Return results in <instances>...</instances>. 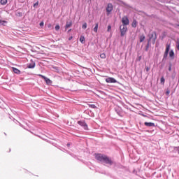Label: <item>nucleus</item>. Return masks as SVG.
<instances>
[{
	"instance_id": "f3484780",
	"label": "nucleus",
	"mask_w": 179,
	"mask_h": 179,
	"mask_svg": "<svg viewBox=\"0 0 179 179\" xmlns=\"http://www.w3.org/2000/svg\"><path fill=\"white\" fill-rule=\"evenodd\" d=\"M69 27H72V21L66 22L65 25V29H69Z\"/></svg>"
},
{
	"instance_id": "20e7f679",
	"label": "nucleus",
	"mask_w": 179,
	"mask_h": 179,
	"mask_svg": "<svg viewBox=\"0 0 179 179\" xmlns=\"http://www.w3.org/2000/svg\"><path fill=\"white\" fill-rule=\"evenodd\" d=\"M119 29L120 31V36L124 37V36L127 34V31H128V27H127V26L120 25Z\"/></svg>"
},
{
	"instance_id": "7ed1b4c3",
	"label": "nucleus",
	"mask_w": 179,
	"mask_h": 179,
	"mask_svg": "<svg viewBox=\"0 0 179 179\" xmlns=\"http://www.w3.org/2000/svg\"><path fill=\"white\" fill-rule=\"evenodd\" d=\"M78 125L80 127H82L85 131H89V126L87 125V123H86V121L85 120H79L77 122Z\"/></svg>"
},
{
	"instance_id": "7c9ffc66",
	"label": "nucleus",
	"mask_w": 179,
	"mask_h": 179,
	"mask_svg": "<svg viewBox=\"0 0 179 179\" xmlns=\"http://www.w3.org/2000/svg\"><path fill=\"white\" fill-rule=\"evenodd\" d=\"M82 27L83 30H86V29H87V23L85 22L84 24H83Z\"/></svg>"
},
{
	"instance_id": "09e8293b",
	"label": "nucleus",
	"mask_w": 179,
	"mask_h": 179,
	"mask_svg": "<svg viewBox=\"0 0 179 179\" xmlns=\"http://www.w3.org/2000/svg\"><path fill=\"white\" fill-rule=\"evenodd\" d=\"M164 66V64H162L161 65H160V69H162V68Z\"/></svg>"
},
{
	"instance_id": "9d476101",
	"label": "nucleus",
	"mask_w": 179,
	"mask_h": 179,
	"mask_svg": "<svg viewBox=\"0 0 179 179\" xmlns=\"http://www.w3.org/2000/svg\"><path fill=\"white\" fill-rule=\"evenodd\" d=\"M156 36H157V33L156 32V31H152L149 34V38L148 39V41H152V40L153 38H155V37H156Z\"/></svg>"
},
{
	"instance_id": "a211bd4d",
	"label": "nucleus",
	"mask_w": 179,
	"mask_h": 179,
	"mask_svg": "<svg viewBox=\"0 0 179 179\" xmlns=\"http://www.w3.org/2000/svg\"><path fill=\"white\" fill-rule=\"evenodd\" d=\"M8 24V21L0 20V26H6Z\"/></svg>"
},
{
	"instance_id": "4be33fe9",
	"label": "nucleus",
	"mask_w": 179,
	"mask_h": 179,
	"mask_svg": "<svg viewBox=\"0 0 179 179\" xmlns=\"http://www.w3.org/2000/svg\"><path fill=\"white\" fill-rule=\"evenodd\" d=\"M98 30H99V22H96L95 24V27H94V33H97Z\"/></svg>"
},
{
	"instance_id": "8fccbe9b",
	"label": "nucleus",
	"mask_w": 179,
	"mask_h": 179,
	"mask_svg": "<svg viewBox=\"0 0 179 179\" xmlns=\"http://www.w3.org/2000/svg\"><path fill=\"white\" fill-rule=\"evenodd\" d=\"M60 150H62V152H66V150L65 149V148H63V149H60Z\"/></svg>"
},
{
	"instance_id": "6ab92c4d",
	"label": "nucleus",
	"mask_w": 179,
	"mask_h": 179,
	"mask_svg": "<svg viewBox=\"0 0 179 179\" xmlns=\"http://www.w3.org/2000/svg\"><path fill=\"white\" fill-rule=\"evenodd\" d=\"M145 38H146V36H145L143 34H142L139 37V42L140 43H143V41H145Z\"/></svg>"
},
{
	"instance_id": "c03bdc74",
	"label": "nucleus",
	"mask_w": 179,
	"mask_h": 179,
	"mask_svg": "<svg viewBox=\"0 0 179 179\" xmlns=\"http://www.w3.org/2000/svg\"><path fill=\"white\" fill-rule=\"evenodd\" d=\"M72 145V143L69 142L66 144L67 148H69Z\"/></svg>"
},
{
	"instance_id": "473e14b6",
	"label": "nucleus",
	"mask_w": 179,
	"mask_h": 179,
	"mask_svg": "<svg viewBox=\"0 0 179 179\" xmlns=\"http://www.w3.org/2000/svg\"><path fill=\"white\" fill-rule=\"evenodd\" d=\"M106 57V53H102L100 55V58H101L102 59H105Z\"/></svg>"
},
{
	"instance_id": "c756f323",
	"label": "nucleus",
	"mask_w": 179,
	"mask_h": 179,
	"mask_svg": "<svg viewBox=\"0 0 179 179\" xmlns=\"http://www.w3.org/2000/svg\"><path fill=\"white\" fill-rule=\"evenodd\" d=\"M173 152H174L175 153H176V152H178V155H179V146H178V147H174V148H173Z\"/></svg>"
},
{
	"instance_id": "3c124183",
	"label": "nucleus",
	"mask_w": 179,
	"mask_h": 179,
	"mask_svg": "<svg viewBox=\"0 0 179 179\" xmlns=\"http://www.w3.org/2000/svg\"><path fill=\"white\" fill-rule=\"evenodd\" d=\"M71 31H72V29H69L67 33H71Z\"/></svg>"
},
{
	"instance_id": "72a5a7b5",
	"label": "nucleus",
	"mask_w": 179,
	"mask_h": 179,
	"mask_svg": "<svg viewBox=\"0 0 179 179\" xmlns=\"http://www.w3.org/2000/svg\"><path fill=\"white\" fill-rule=\"evenodd\" d=\"M170 94V89L167 88L165 92L166 96H169Z\"/></svg>"
},
{
	"instance_id": "f03ea898",
	"label": "nucleus",
	"mask_w": 179,
	"mask_h": 179,
	"mask_svg": "<svg viewBox=\"0 0 179 179\" xmlns=\"http://www.w3.org/2000/svg\"><path fill=\"white\" fill-rule=\"evenodd\" d=\"M38 76H39V78H41V79H43L45 82L48 86H51V85H52V80L45 77V76H43V74H38Z\"/></svg>"
},
{
	"instance_id": "dca6fc26",
	"label": "nucleus",
	"mask_w": 179,
	"mask_h": 179,
	"mask_svg": "<svg viewBox=\"0 0 179 179\" xmlns=\"http://www.w3.org/2000/svg\"><path fill=\"white\" fill-rule=\"evenodd\" d=\"M150 45H151L150 41H148V43H147L146 45H145V52L149 51V48L150 47Z\"/></svg>"
},
{
	"instance_id": "2eb2a0df",
	"label": "nucleus",
	"mask_w": 179,
	"mask_h": 179,
	"mask_svg": "<svg viewBox=\"0 0 179 179\" xmlns=\"http://www.w3.org/2000/svg\"><path fill=\"white\" fill-rule=\"evenodd\" d=\"M80 42L81 43V44H85V43H86V41H85V36H83V35H81L80 36Z\"/></svg>"
},
{
	"instance_id": "4c0bfd02",
	"label": "nucleus",
	"mask_w": 179,
	"mask_h": 179,
	"mask_svg": "<svg viewBox=\"0 0 179 179\" xmlns=\"http://www.w3.org/2000/svg\"><path fill=\"white\" fill-rule=\"evenodd\" d=\"M47 27L48 29H52V24L51 23H49V24H47Z\"/></svg>"
},
{
	"instance_id": "1a4fd4ad",
	"label": "nucleus",
	"mask_w": 179,
	"mask_h": 179,
	"mask_svg": "<svg viewBox=\"0 0 179 179\" xmlns=\"http://www.w3.org/2000/svg\"><path fill=\"white\" fill-rule=\"evenodd\" d=\"M27 68H28V69H34L36 68V62L31 59L30 62L27 64Z\"/></svg>"
},
{
	"instance_id": "864d4df0",
	"label": "nucleus",
	"mask_w": 179,
	"mask_h": 179,
	"mask_svg": "<svg viewBox=\"0 0 179 179\" xmlns=\"http://www.w3.org/2000/svg\"><path fill=\"white\" fill-rule=\"evenodd\" d=\"M57 67H55L54 69H56Z\"/></svg>"
},
{
	"instance_id": "c85d7f7f",
	"label": "nucleus",
	"mask_w": 179,
	"mask_h": 179,
	"mask_svg": "<svg viewBox=\"0 0 179 179\" xmlns=\"http://www.w3.org/2000/svg\"><path fill=\"white\" fill-rule=\"evenodd\" d=\"M156 40H157V36H155L151 41H152V44H155L156 43Z\"/></svg>"
},
{
	"instance_id": "2f4dec72",
	"label": "nucleus",
	"mask_w": 179,
	"mask_h": 179,
	"mask_svg": "<svg viewBox=\"0 0 179 179\" xmlns=\"http://www.w3.org/2000/svg\"><path fill=\"white\" fill-rule=\"evenodd\" d=\"M88 106L90 108H97V106H96L94 104H89Z\"/></svg>"
},
{
	"instance_id": "cd10ccee",
	"label": "nucleus",
	"mask_w": 179,
	"mask_h": 179,
	"mask_svg": "<svg viewBox=\"0 0 179 179\" xmlns=\"http://www.w3.org/2000/svg\"><path fill=\"white\" fill-rule=\"evenodd\" d=\"M167 57H169V52L165 51L163 56L164 59H167Z\"/></svg>"
},
{
	"instance_id": "a18cd8bd",
	"label": "nucleus",
	"mask_w": 179,
	"mask_h": 179,
	"mask_svg": "<svg viewBox=\"0 0 179 179\" xmlns=\"http://www.w3.org/2000/svg\"><path fill=\"white\" fill-rule=\"evenodd\" d=\"M73 38V36H71L69 38V41H71V40H72Z\"/></svg>"
},
{
	"instance_id": "0eeeda50",
	"label": "nucleus",
	"mask_w": 179,
	"mask_h": 179,
	"mask_svg": "<svg viewBox=\"0 0 179 179\" xmlns=\"http://www.w3.org/2000/svg\"><path fill=\"white\" fill-rule=\"evenodd\" d=\"M105 82H106V83H118L120 85V82L113 77L106 78Z\"/></svg>"
},
{
	"instance_id": "aec40b11",
	"label": "nucleus",
	"mask_w": 179,
	"mask_h": 179,
	"mask_svg": "<svg viewBox=\"0 0 179 179\" xmlns=\"http://www.w3.org/2000/svg\"><path fill=\"white\" fill-rule=\"evenodd\" d=\"M170 48H171V45L167 44L166 45L165 52H170Z\"/></svg>"
},
{
	"instance_id": "5701e85b",
	"label": "nucleus",
	"mask_w": 179,
	"mask_h": 179,
	"mask_svg": "<svg viewBox=\"0 0 179 179\" xmlns=\"http://www.w3.org/2000/svg\"><path fill=\"white\" fill-rule=\"evenodd\" d=\"M166 83V78H164V76H162L160 78V84L164 85Z\"/></svg>"
},
{
	"instance_id": "c9c22d12",
	"label": "nucleus",
	"mask_w": 179,
	"mask_h": 179,
	"mask_svg": "<svg viewBox=\"0 0 179 179\" xmlns=\"http://www.w3.org/2000/svg\"><path fill=\"white\" fill-rule=\"evenodd\" d=\"M107 176H109V177H110V178H113V179H117V178L110 173H108Z\"/></svg>"
},
{
	"instance_id": "412c9836",
	"label": "nucleus",
	"mask_w": 179,
	"mask_h": 179,
	"mask_svg": "<svg viewBox=\"0 0 179 179\" xmlns=\"http://www.w3.org/2000/svg\"><path fill=\"white\" fill-rule=\"evenodd\" d=\"M64 150L66 151V153H68V155L71 156V157H73L74 159H76V155H75V154L68 151L67 150Z\"/></svg>"
},
{
	"instance_id": "ea45409f",
	"label": "nucleus",
	"mask_w": 179,
	"mask_h": 179,
	"mask_svg": "<svg viewBox=\"0 0 179 179\" xmlns=\"http://www.w3.org/2000/svg\"><path fill=\"white\" fill-rule=\"evenodd\" d=\"M142 60V56H138L136 59V61H141Z\"/></svg>"
},
{
	"instance_id": "ddd939ff",
	"label": "nucleus",
	"mask_w": 179,
	"mask_h": 179,
	"mask_svg": "<svg viewBox=\"0 0 179 179\" xmlns=\"http://www.w3.org/2000/svg\"><path fill=\"white\" fill-rule=\"evenodd\" d=\"M169 58H171V59H174V57H175V53H174V50H171L169 52Z\"/></svg>"
},
{
	"instance_id": "423d86ee",
	"label": "nucleus",
	"mask_w": 179,
	"mask_h": 179,
	"mask_svg": "<svg viewBox=\"0 0 179 179\" xmlns=\"http://www.w3.org/2000/svg\"><path fill=\"white\" fill-rule=\"evenodd\" d=\"M114 9V6L111 3H108L106 6V15L108 16Z\"/></svg>"
},
{
	"instance_id": "603ef678",
	"label": "nucleus",
	"mask_w": 179,
	"mask_h": 179,
	"mask_svg": "<svg viewBox=\"0 0 179 179\" xmlns=\"http://www.w3.org/2000/svg\"><path fill=\"white\" fill-rule=\"evenodd\" d=\"M142 116L143 117H147L146 115H145V114H142Z\"/></svg>"
},
{
	"instance_id": "4468645a",
	"label": "nucleus",
	"mask_w": 179,
	"mask_h": 179,
	"mask_svg": "<svg viewBox=\"0 0 179 179\" xmlns=\"http://www.w3.org/2000/svg\"><path fill=\"white\" fill-rule=\"evenodd\" d=\"M136 26H138V21H136V19H134L131 23V27H134L135 29L136 28Z\"/></svg>"
},
{
	"instance_id": "a19ab883",
	"label": "nucleus",
	"mask_w": 179,
	"mask_h": 179,
	"mask_svg": "<svg viewBox=\"0 0 179 179\" xmlns=\"http://www.w3.org/2000/svg\"><path fill=\"white\" fill-rule=\"evenodd\" d=\"M145 71H146V72H149V71H150V67L145 66Z\"/></svg>"
},
{
	"instance_id": "de8ad7c7",
	"label": "nucleus",
	"mask_w": 179,
	"mask_h": 179,
	"mask_svg": "<svg viewBox=\"0 0 179 179\" xmlns=\"http://www.w3.org/2000/svg\"><path fill=\"white\" fill-rule=\"evenodd\" d=\"M8 117H9L10 120H12V118H13V120H15V118H13V117H12V115H9Z\"/></svg>"
},
{
	"instance_id": "79ce46f5",
	"label": "nucleus",
	"mask_w": 179,
	"mask_h": 179,
	"mask_svg": "<svg viewBox=\"0 0 179 179\" xmlns=\"http://www.w3.org/2000/svg\"><path fill=\"white\" fill-rule=\"evenodd\" d=\"M166 37V33L164 32L162 36V40H163V38H164Z\"/></svg>"
},
{
	"instance_id": "a878e982",
	"label": "nucleus",
	"mask_w": 179,
	"mask_h": 179,
	"mask_svg": "<svg viewBox=\"0 0 179 179\" xmlns=\"http://www.w3.org/2000/svg\"><path fill=\"white\" fill-rule=\"evenodd\" d=\"M1 5H6L8 3V0H0Z\"/></svg>"
},
{
	"instance_id": "393cba45",
	"label": "nucleus",
	"mask_w": 179,
	"mask_h": 179,
	"mask_svg": "<svg viewBox=\"0 0 179 179\" xmlns=\"http://www.w3.org/2000/svg\"><path fill=\"white\" fill-rule=\"evenodd\" d=\"M15 16H17L18 17H22V16H23V13L20 11H17L15 13Z\"/></svg>"
},
{
	"instance_id": "f257e3e1",
	"label": "nucleus",
	"mask_w": 179,
	"mask_h": 179,
	"mask_svg": "<svg viewBox=\"0 0 179 179\" xmlns=\"http://www.w3.org/2000/svg\"><path fill=\"white\" fill-rule=\"evenodd\" d=\"M95 159L101 164H108V166H114L115 170H127V167L120 163H117L111 159V157L101 153H96Z\"/></svg>"
},
{
	"instance_id": "e433bc0d",
	"label": "nucleus",
	"mask_w": 179,
	"mask_h": 179,
	"mask_svg": "<svg viewBox=\"0 0 179 179\" xmlns=\"http://www.w3.org/2000/svg\"><path fill=\"white\" fill-rule=\"evenodd\" d=\"M39 26H40V27H44V21H41V22L39 23Z\"/></svg>"
},
{
	"instance_id": "6e6552de",
	"label": "nucleus",
	"mask_w": 179,
	"mask_h": 179,
	"mask_svg": "<svg viewBox=\"0 0 179 179\" xmlns=\"http://www.w3.org/2000/svg\"><path fill=\"white\" fill-rule=\"evenodd\" d=\"M122 26H126V27L129 26V18H128L127 16L122 17Z\"/></svg>"
},
{
	"instance_id": "9b49d317",
	"label": "nucleus",
	"mask_w": 179,
	"mask_h": 179,
	"mask_svg": "<svg viewBox=\"0 0 179 179\" xmlns=\"http://www.w3.org/2000/svg\"><path fill=\"white\" fill-rule=\"evenodd\" d=\"M144 125L145 127H148V128H152V127H156V125L155 124V123L152 122H144Z\"/></svg>"
},
{
	"instance_id": "37998d69",
	"label": "nucleus",
	"mask_w": 179,
	"mask_h": 179,
	"mask_svg": "<svg viewBox=\"0 0 179 179\" xmlns=\"http://www.w3.org/2000/svg\"><path fill=\"white\" fill-rule=\"evenodd\" d=\"M171 79L173 80L176 79V74H172Z\"/></svg>"
},
{
	"instance_id": "58836bf2",
	"label": "nucleus",
	"mask_w": 179,
	"mask_h": 179,
	"mask_svg": "<svg viewBox=\"0 0 179 179\" xmlns=\"http://www.w3.org/2000/svg\"><path fill=\"white\" fill-rule=\"evenodd\" d=\"M38 6V1L34 3V8H37Z\"/></svg>"
},
{
	"instance_id": "bb28decb",
	"label": "nucleus",
	"mask_w": 179,
	"mask_h": 179,
	"mask_svg": "<svg viewBox=\"0 0 179 179\" xmlns=\"http://www.w3.org/2000/svg\"><path fill=\"white\" fill-rule=\"evenodd\" d=\"M59 29H61V27L59 26V24H57L55 27V29L56 31H59Z\"/></svg>"
},
{
	"instance_id": "39448f33",
	"label": "nucleus",
	"mask_w": 179,
	"mask_h": 179,
	"mask_svg": "<svg viewBox=\"0 0 179 179\" xmlns=\"http://www.w3.org/2000/svg\"><path fill=\"white\" fill-rule=\"evenodd\" d=\"M114 110L119 117H124V110H122V108L120 106H116Z\"/></svg>"
},
{
	"instance_id": "b1692460",
	"label": "nucleus",
	"mask_w": 179,
	"mask_h": 179,
	"mask_svg": "<svg viewBox=\"0 0 179 179\" xmlns=\"http://www.w3.org/2000/svg\"><path fill=\"white\" fill-rule=\"evenodd\" d=\"M173 68V63L171 62H169V68H168V71L169 72H171V69Z\"/></svg>"
},
{
	"instance_id": "49530a36",
	"label": "nucleus",
	"mask_w": 179,
	"mask_h": 179,
	"mask_svg": "<svg viewBox=\"0 0 179 179\" xmlns=\"http://www.w3.org/2000/svg\"><path fill=\"white\" fill-rule=\"evenodd\" d=\"M166 61H167V59H164V57H163V59H162V62H166Z\"/></svg>"
},
{
	"instance_id": "f704fd0d",
	"label": "nucleus",
	"mask_w": 179,
	"mask_h": 179,
	"mask_svg": "<svg viewBox=\"0 0 179 179\" xmlns=\"http://www.w3.org/2000/svg\"><path fill=\"white\" fill-rule=\"evenodd\" d=\"M107 31H108V33H110V31H111V25L110 24L108 25Z\"/></svg>"
},
{
	"instance_id": "f8f14e48",
	"label": "nucleus",
	"mask_w": 179,
	"mask_h": 179,
	"mask_svg": "<svg viewBox=\"0 0 179 179\" xmlns=\"http://www.w3.org/2000/svg\"><path fill=\"white\" fill-rule=\"evenodd\" d=\"M11 69H12V72L15 73V75H20L22 73V71L16 67H12Z\"/></svg>"
}]
</instances>
